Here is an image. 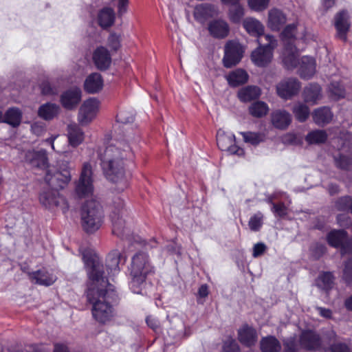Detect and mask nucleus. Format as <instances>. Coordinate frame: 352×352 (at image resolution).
I'll return each instance as SVG.
<instances>
[{
  "label": "nucleus",
  "instance_id": "28",
  "mask_svg": "<svg viewBox=\"0 0 352 352\" xmlns=\"http://www.w3.org/2000/svg\"><path fill=\"white\" fill-rule=\"evenodd\" d=\"M300 344L307 349L316 350L320 346V338L311 331H304L300 337Z\"/></svg>",
  "mask_w": 352,
  "mask_h": 352
},
{
  "label": "nucleus",
  "instance_id": "59",
  "mask_svg": "<svg viewBox=\"0 0 352 352\" xmlns=\"http://www.w3.org/2000/svg\"><path fill=\"white\" fill-rule=\"evenodd\" d=\"M285 349L283 352H296L295 340L290 338L284 342Z\"/></svg>",
  "mask_w": 352,
  "mask_h": 352
},
{
  "label": "nucleus",
  "instance_id": "46",
  "mask_svg": "<svg viewBox=\"0 0 352 352\" xmlns=\"http://www.w3.org/2000/svg\"><path fill=\"white\" fill-rule=\"evenodd\" d=\"M329 89L335 99H339L345 96V90L338 82H332L329 87Z\"/></svg>",
  "mask_w": 352,
  "mask_h": 352
},
{
  "label": "nucleus",
  "instance_id": "12",
  "mask_svg": "<svg viewBox=\"0 0 352 352\" xmlns=\"http://www.w3.org/2000/svg\"><path fill=\"white\" fill-rule=\"evenodd\" d=\"M99 102L95 98H89L84 102L79 109L78 120L84 125L90 122L98 110Z\"/></svg>",
  "mask_w": 352,
  "mask_h": 352
},
{
  "label": "nucleus",
  "instance_id": "21",
  "mask_svg": "<svg viewBox=\"0 0 352 352\" xmlns=\"http://www.w3.org/2000/svg\"><path fill=\"white\" fill-rule=\"evenodd\" d=\"M94 62L98 69H107L111 65V58L109 51L104 47H98L93 55Z\"/></svg>",
  "mask_w": 352,
  "mask_h": 352
},
{
  "label": "nucleus",
  "instance_id": "25",
  "mask_svg": "<svg viewBox=\"0 0 352 352\" xmlns=\"http://www.w3.org/2000/svg\"><path fill=\"white\" fill-rule=\"evenodd\" d=\"M238 336L239 341L248 346L254 345L257 341L256 330L248 325H244L239 329Z\"/></svg>",
  "mask_w": 352,
  "mask_h": 352
},
{
  "label": "nucleus",
  "instance_id": "4",
  "mask_svg": "<svg viewBox=\"0 0 352 352\" xmlns=\"http://www.w3.org/2000/svg\"><path fill=\"white\" fill-rule=\"evenodd\" d=\"M103 217L101 206L94 200L87 201L81 208V226L87 233L98 230L102 226Z\"/></svg>",
  "mask_w": 352,
  "mask_h": 352
},
{
  "label": "nucleus",
  "instance_id": "63",
  "mask_svg": "<svg viewBox=\"0 0 352 352\" xmlns=\"http://www.w3.org/2000/svg\"><path fill=\"white\" fill-rule=\"evenodd\" d=\"M316 309H317L319 314L322 317L325 318H330L331 317L332 312H331V309H326L324 307H318Z\"/></svg>",
  "mask_w": 352,
  "mask_h": 352
},
{
  "label": "nucleus",
  "instance_id": "55",
  "mask_svg": "<svg viewBox=\"0 0 352 352\" xmlns=\"http://www.w3.org/2000/svg\"><path fill=\"white\" fill-rule=\"evenodd\" d=\"M117 121L123 124L130 123L133 121L134 117L131 113L120 111L116 116Z\"/></svg>",
  "mask_w": 352,
  "mask_h": 352
},
{
  "label": "nucleus",
  "instance_id": "51",
  "mask_svg": "<svg viewBox=\"0 0 352 352\" xmlns=\"http://www.w3.org/2000/svg\"><path fill=\"white\" fill-rule=\"evenodd\" d=\"M41 93L46 96H54L58 93V89L56 87L52 85L48 81L43 82L41 85Z\"/></svg>",
  "mask_w": 352,
  "mask_h": 352
},
{
  "label": "nucleus",
  "instance_id": "39",
  "mask_svg": "<svg viewBox=\"0 0 352 352\" xmlns=\"http://www.w3.org/2000/svg\"><path fill=\"white\" fill-rule=\"evenodd\" d=\"M21 120V112L17 108L9 109L4 117L3 116V121L13 126L19 125Z\"/></svg>",
  "mask_w": 352,
  "mask_h": 352
},
{
  "label": "nucleus",
  "instance_id": "15",
  "mask_svg": "<svg viewBox=\"0 0 352 352\" xmlns=\"http://www.w3.org/2000/svg\"><path fill=\"white\" fill-rule=\"evenodd\" d=\"M81 100V90L76 87H72L64 91L60 96V102L67 109L75 108Z\"/></svg>",
  "mask_w": 352,
  "mask_h": 352
},
{
  "label": "nucleus",
  "instance_id": "26",
  "mask_svg": "<svg viewBox=\"0 0 352 352\" xmlns=\"http://www.w3.org/2000/svg\"><path fill=\"white\" fill-rule=\"evenodd\" d=\"M286 16L282 11L273 8L268 12V26L272 30H279L286 23Z\"/></svg>",
  "mask_w": 352,
  "mask_h": 352
},
{
  "label": "nucleus",
  "instance_id": "53",
  "mask_svg": "<svg viewBox=\"0 0 352 352\" xmlns=\"http://www.w3.org/2000/svg\"><path fill=\"white\" fill-rule=\"evenodd\" d=\"M272 211L275 214L276 216L279 217H284L287 214V208L282 202L278 204H273Z\"/></svg>",
  "mask_w": 352,
  "mask_h": 352
},
{
  "label": "nucleus",
  "instance_id": "30",
  "mask_svg": "<svg viewBox=\"0 0 352 352\" xmlns=\"http://www.w3.org/2000/svg\"><path fill=\"white\" fill-rule=\"evenodd\" d=\"M103 86L102 76L100 74L94 73L89 75L85 82V89L90 94L99 91Z\"/></svg>",
  "mask_w": 352,
  "mask_h": 352
},
{
  "label": "nucleus",
  "instance_id": "36",
  "mask_svg": "<svg viewBox=\"0 0 352 352\" xmlns=\"http://www.w3.org/2000/svg\"><path fill=\"white\" fill-rule=\"evenodd\" d=\"M321 88L318 84H310L303 91L304 99L307 102L315 103L321 98Z\"/></svg>",
  "mask_w": 352,
  "mask_h": 352
},
{
  "label": "nucleus",
  "instance_id": "37",
  "mask_svg": "<svg viewBox=\"0 0 352 352\" xmlns=\"http://www.w3.org/2000/svg\"><path fill=\"white\" fill-rule=\"evenodd\" d=\"M333 118V114L327 107H322L316 109L313 115V119L317 124H324L329 123Z\"/></svg>",
  "mask_w": 352,
  "mask_h": 352
},
{
  "label": "nucleus",
  "instance_id": "9",
  "mask_svg": "<svg viewBox=\"0 0 352 352\" xmlns=\"http://www.w3.org/2000/svg\"><path fill=\"white\" fill-rule=\"evenodd\" d=\"M243 47L235 41H229L224 47L223 63L225 67L230 68L238 64L242 58Z\"/></svg>",
  "mask_w": 352,
  "mask_h": 352
},
{
  "label": "nucleus",
  "instance_id": "33",
  "mask_svg": "<svg viewBox=\"0 0 352 352\" xmlns=\"http://www.w3.org/2000/svg\"><path fill=\"white\" fill-rule=\"evenodd\" d=\"M99 25L104 28L111 26L115 21V12L112 8H104L98 15Z\"/></svg>",
  "mask_w": 352,
  "mask_h": 352
},
{
  "label": "nucleus",
  "instance_id": "32",
  "mask_svg": "<svg viewBox=\"0 0 352 352\" xmlns=\"http://www.w3.org/2000/svg\"><path fill=\"white\" fill-rule=\"evenodd\" d=\"M122 256L121 253L118 250H114L109 254L106 264L109 274L115 275L119 272V263Z\"/></svg>",
  "mask_w": 352,
  "mask_h": 352
},
{
  "label": "nucleus",
  "instance_id": "50",
  "mask_svg": "<svg viewBox=\"0 0 352 352\" xmlns=\"http://www.w3.org/2000/svg\"><path fill=\"white\" fill-rule=\"evenodd\" d=\"M336 166L344 170H349L352 168V159L344 155H340L338 158H335Z\"/></svg>",
  "mask_w": 352,
  "mask_h": 352
},
{
  "label": "nucleus",
  "instance_id": "44",
  "mask_svg": "<svg viewBox=\"0 0 352 352\" xmlns=\"http://www.w3.org/2000/svg\"><path fill=\"white\" fill-rule=\"evenodd\" d=\"M293 113L299 122H305L309 116V109L307 105L297 103L293 107Z\"/></svg>",
  "mask_w": 352,
  "mask_h": 352
},
{
  "label": "nucleus",
  "instance_id": "43",
  "mask_svg": "<svg viewBox=\"0 0 352 352\" xmlns=\"http://www.w3.org/2000/svg\"><path fill=\"white\" fill-rule=\"evenodd\" d=\"M268 109L266 103L262 101L254 102L249 108L250 114L256 118H261L266 115Z\"/></svg>",
  "mask_w": 352,
  "mask_h": 352
},
{
  "label": "nucleus",
  "instance_id": "10",
  "mask_svg": "<svg viewBox=\"0 0 352 352\" xmlns=\"http://www.w3.org/2000/svg\"><path fill=\"white\" fill-rule=\"evenodd\" d=\"M217 143L221 150L227 151L230 154H236L237 155H243L244 154L243 150L235 145V137L231 133L219 130L217 133Z\"/></svg>",
  "mask_w": 352,
  "mask_h": 352
},
{
  "label": "nucleus",
  "instance_id": "7",
  "mask_svg": "<svg viewBox=\"0 0 352 352\" xmlns=\"http://www.w3.org/2000/svg\"><path fill=\"white\" fill-rule=\"evenodd\" d=\"M124 205L122 199H116L113 201L110 217L113 225V233L122 239H129L131 232L130 229L125 227V221L122 219L124 214Z\"/></svg>",
  "mask_w": 352,
  "mask_h": 352
},
{
  "label": "nucleus",
  "instance_id": "56",
  "mask_svg": "<svg viewBox=\"0 0 352 352\" xmlns=\"http://www.w3.org/2000/svg\"><path fill=\"white\" fill-rule=\"evenodd\" d=\"M108 43L113 50H118L120 47V36L115 33L111 34L108 38Z\"/></svg>",
  "mask_w": 352,
  "mask_h": 352
},
{
  "label": "nucleus",
  "instance_id": "64",
  "mask_svg": "<svg viewBox=\"0 0 352 352\" xmlns=\"http://www.w3.org/2000/svg\"><path fill=\"white\" fill-rule=\"evenodd\" d=\"M54 352H69L67 346L63 344H55Z\"/></svg>",
  "mask_w": 352,
  "mask_h": 352
},
{
  "label": "nucleus",
  "instance_id": "14",
  "mask_svg": "<svg viewBox=\"0 0 352 352\" xmlns=\"http://www.w3.org/2000/svg\"><path fill=\"white\" fill-rule=\"evenodd\" d=\"M45 179L52 188V190L58 192L59 189L63 188L69 182L70 174L67 170H64L63 173L56 171L54 173H52L51 170H48Z\"/></svg>",
  "mask_w": 352,
  "mask_h": 352
},
{
  "label": "nucleus",
  "instance_id": "54",
  "mask_svg": "<svg viewBox=\"0 0 352 352\" xmlns=\"http://www.w3.org/2000/svg\"><path fill=\"white\" fill-rule=\"evenodd\" d=\"M223 348L225 352H239L238 344L234 340L231 338L224 342Z\"/></svg>",
  "mask_w": 352,
  "mask_h": 352
},
{
  "label": "nucleus",
  "instance_id": "57",
  "mask_svg": "<svg viewBox=\"0 0 352 352\" xmlns=\"http://www.w3.org/2000/svg\"><path fill=\"white\" fill-rule=\"evenodd\" d=\"M266 250H267V246L265 245V243H256L253 247V252H252L253 257L256 258V257L260 256L261 255L264 254V252L266 251Z\"/></svg>",
  "mask_w": 352,
  "mask_h": 352
},
{
  "label": "nucleus",
  "instance_id": "31",
  "mask_svg": "<svg viewBox=\"0 0 352 352\" xmlns=\"http://www.w3.org/2000/svg\"><path fill=\"white\" fill-rule=\"evenodd\" d=\"M237 95L241 102H248L258 98L261 95V89L257 86L249 85L241 88Z\"/></svg>",
  "mask_w": 352,
  "mask_h": 352
},
{
  "label": "nucleus",
  "instance_id": "45",
  "mask_svg": "<svg viewBox=\"0 0 352 352\" xmlns=\"http://www.w3.org/2000/svg\"><path fill=\"white\" fill-rule=\"evenodd\" d=\"M352 204V197L345 196L339 198L335 204L336 208L339 211L351 212V205Z\"/></svg>",
  "mask_w": 352,
  "mask_h": 352
},
{
  "label": "nucleus",
  "instance_id": "42",
  "mask_svg": "<svg viewBox=\"0 0 352 352\" xmlns=\"http://www.w3.org/2000/svg\"><path fill=\"white\" fill-rule=\"evenodd\" d=\"M244 8L240 3L232 6V7L230 8L228 11L229 19L235 23L241 22L244 16Z\"/></svg>",
  "mask_w": 352,
  "mask_h": 352
},
{
  "label": "nucleus",
  "instance_id": "16",
  "mask_svg": "<svg viewBox=\"0 0 352 352\" xmlns=\"http://www.w3.org/2000/svg\"><path fill=\"white\" fill-rule=\"evenodd\" d=\"M208 30L212 37L221 39L228 36L230 26L223 19H214L208 23Z\"/></svg>",
  "mask_w": 352,
  "mask_h": 352
},
{
  "label": "nucleus",
  "instance_id": "27",
  "mask_svg": "<svg viewBox=\"0 0 352 352\" xmlns=\"http://www.w3.org/2000/svg\"><path fill=\"white\" fill-rule=\"evenodd\" d=\"M249 76L248 73L242 69H236L230 72L226 76V78L230 86L236 87L246 83Z\"/></svg>",
  "mask_w": 352,
  "mask_h": 352
},
{
  "label": "nucleus",
  "instance_id": "13",
  "mask_svg": "<svg viewBox=\"0 0 352 352\" xmlns=\"http://www.w3.org/2000/svg\"><path fill=\"white\" fill-rule=\"evenodd\" d=\"M300 84L296 78H287L282 80L276 85L278 95L285 99L292 98L300 90Z\"/></svg>",
  "mask_w": 352,
  "mask_h": 352
},
{
  "label": "nucleus",
  "instance_id": "17",
  "mask_svg": "<svg viewBox=\"0 0 352 352\" xmlns=\"http://www.w3.org/2000/svg\"><path fill=\"white\" fill-rule=\"evenodd\" d=\"M39 201L42 206L47 208H53L65 202L63 197L56 190H48L43 191L39 196Z\"/></svg>",
  "mask_w": 352,
  "mask_h": 352
},
{
  "label": "nucleus",
  "instance_id": "23",
  "mask_svg": "<svg viewBox=\"0 0 352 352\" xmlns=\"http://www.w3.org/2000/svg\"><path fill=\"white\" fill-rule=\"evenodd\" d=\"M271 120L274 127L285 129L292 122V116L285 110H277L272 113Z\"/></svg>",
  "mask_w": 352,
  "mask_h": 352
},
{
  "label": "nucleus",
  "instance_id": "41",
  "mask_svg": "<svg viewBox=\"0 0 352 352\" xmlns=\"http://www.w3.org/2000/svg\"><path fill=\"white\" fill-rule=\"evenodd\" d=\"M334 277L332 273L326 272L321 273L316 280L317 286L322 289H329L333 285Z\"/></svg>",
  "mask_w": 352,
  "mask_h": 352
},
{
  "label": "nucleus",
  "instance_id": "52",
  "mask_svg": "<svg viewBox=\"0 0 352 352\" xmlns=\"http://www.w3.org/2000/svg\"><path fill=\"white\" fill-rule=\"evenodd\" d=\"M241 134L245 142H249L252 144H257L261 141V138L258 133L252 132H241Z\"/></svg>",
  "mask_w": 352,
  "mask_h": 352
},
{
  "label": "nucleus",
  "instance_id": "6",
  "mask_svg": "<svg viewBox=\"0 0 352 352\" xmlns=\"http://www.w3.org/2000/svg\"><path fill=\"white\" fill-rule=\"evenodd\" d=\"M276 46V41L272 36H264L263 42L254 50L251 55L252 62L258 67H265L272 58V51Z\"/></svg>",
  "mask_w": 352,
  "mask_h": 352
},
{
  "label": "nucleus",
  "instance_id": "5",
  "mask_svg": "<svg viewBox=\"0 0 352 352\" xmlns=\"http://www.w3.org/2000/svg\"><path fill=\"white\" fill-rule=\"evenodd\" d=\"M287 54L283 57V63L285 67L289 69H293L299 65V74L301 78L309 79L311 78L316 72V61L309 56H303L298 61L296 53V47H291L289 52L287 51Z\"/></svg>",
  "mask_w": 352,
  "mask_h": 352
},
{
  "label": "nucleus",
  "instance_id": "18",
  "mask_svg": "<svg viewBox=\"0 0 352 352\" xmlns=\"http://www.w3.org/2000/svg\"><path fill=\"white\" fill-rule=\"evenodd\" d=\"M25 159L32 166L45 168L47 165V157L45 150L28 151Z\"/></svg>",
  "mask_w": 352,
  "mask_h": 352
},
{
  "label": "nucleus",
  "instance_id": "8",
  "mask_svg": "<svg viewBox=\"0 0 352 352\" xmlns=\"http://www.w3.org/2000/svg\"><path fill=\"white\" fill-rule=\"evenodd\" d=\"M92 167L89 163L83 164L79 180L76 186V192L79 197L91 195L94 191Z\"/></svg>",
  "mask_w": 352,
  "mask_h": 352
},
{
  "label": "nucleus",
  "instance_id": "48",
  "mask_svg": "<svg viewBox=\"0 0 352 352\" xmlns=\"http://www.w3.org/2000/svg\"><path fill=\"white\" fill-rule=\"evenodd\" d=\"M263 217L261 212H257L250 219L248 225L251 230L258 231L260 229L263 223Z\"/></svg>",
  "mask_w": 352,
  "mask_h": 352
},
{
  "label": "nucleus",
  "instance_id": "24",
  "mask_svg": "<svg viewBox=\"0 0 352 352\" xmlns=\"http://www.w3.org/2000/svg\"><path fill=\"white\" fill-rule=\"evenodd\" d=\"M217 14V10L214 6L209 4H199L195 8L193 15L195 19L201 22H204L206 19Z\"/></svg>",
  "mask_w": 352,
  "mask_h": 352
},
{
  "label": "nucleus",
  "instance_id": "40",
  "mask_svg": "<svg viewBox=\"0 0 352 352\" xmlns=\"http://www.w3.org/2000/svg\"><path fill=\"white\" fill-rule=\"evenodd\" d=\"M327 139V134L324 130H315L309 132L305 137L309 144H319L324 143Z\"/></svg>",
  "mask_w": 352,
  "mask_h": 352
},
{
  "label": "nucleus",
  "instance_id": "47",
  "mask_svg": "<svg viewBox=\"0 0 352 352\" xmlns=\"http://www.w3.org/2000/svg\"><path fill=\"white\" fill-rule=\"evenodd\" d=\"M270 0H248V6L253 10L260 12L269 6Z\"/></svg>",
  "mask_w": 352,
  "mask_h": 352
},
{
  "label": "nucleus",
  "instance_id": "11",
  "mask_svg": "<svg viewBox=\"0 0 352 352\" xmlns=\"http://www.w3.org/2000/svg\"><path fill=\"white\" fill-rule=\"evenodd\" d=\"M281 36L285 45H288V46L286 47L285 52L284 53V55L285 54H287V52H289L291 47H294V46L290 45L289 41L297 37L305 40L307 38L306 29L302 25H300L298 23L289 24L283 30L281 33Z\"/></svg>",
  "mask_w": 352,
  "mask_h": 352
},
{
  "label": "nucleus",
  "instance_id": "60",
  "mask_svg": "<svg viewBox=\"0 0 352 352\" xmlns=\"http://www.w3.org/2000/svg\"><path fill=\"white\" fill-rule=\"evenodd\" d=\"M331 352H351L349 348L344 344H334L331 347Z\"/></svg>",
  "mask_w": 352,
  "mask_h": 352
},
{
  "label": "nucleus",
  "instance_id": "29",
  "mask_svg": "<svg viewBox=\"0 0 352 352\" xmlns=\"http://www.w3.org/2000/svg\"><path fill=\"white\" fill-rule=\"evenodd\" d=\"M67 138L69 145L76 147L84 140V133L76 124L67 126Z\"/></svg>",
  "mask_w": 352,
  "mask_h": 352
},
{
  "label": "nucleus",
  "instance_id": "20",
  "mask_svg": "<svg viewBox=\"0 0 352 352\" xmlns=\"http://www.w3.org/2000/svg\"><path fill=\"white\" fill-rule=\"evenodd\" d=\"M335 26L337 30V36L345 41L346 40V34L350 27L346 12L342 11L336 15Z\"/></svg>",
  "mask_w": 352,
  "mask_h": 352
},
{
  "label": "nucleus",
  "instance_id": "22",
  "mask_svg": "<svg viewBox=\"0 0 352 352\" xmlns=\"http://www.w3.org/2000/svg\"><path fill=\"white\" fill-rule=\"evenodd\" d=\"M28 276L30 279L34 283L45 286L53 284L56 280V277L54 275L49 273L45 269L28 273Z\"/></svg>",
  "mask_w": 352,
  "mask_h": 352
},
{
  "label": "nucleus",
  "instance_id": "3",
  "mask_svg": "<svg viewBox=\"0 0 352 352\" xmlns=\"http://www.w3.org/2000/svg\"><path fill=\"white\" fill-rule=\"evenodd\" d=\"M154 272L148 256L144 252H138L133 258L131 265V287L134 293H140L138 288L144 283L146 276Z\"/></svg>",
  "mask_w": 352,
  "mask_h": 352
},
{
  "label": "nucleus",
  "instance_id": "38",
  "mask_svg": "<svg viewBox=\"0 0 352 352\" xmlns=\"http://www.w3.org/2000/svg\"><path fill=\"white\" fill-rule=\"evenodd\" d=\"M280 348L279 341L273 336L265 338L261 342L262 352H279Z\"/></svg>",
  "mask_w": 352,
  "mask_h": 352
},
{
  "label": "nucleus",
  "instance_id": "35",
  "mask_svg": "<svg viewBox=\"0 0 352 352\" xmlns=\"http://www.w3.org/2000/svg\"><path fill=\"white\" fill-rule=\"evenodd\" d=\"M58 112L59 107L57 104L48 102L39 107L38 114L43 119L48 120L53 119Z\"/></svg>",
  "mask_w": 352,
  "mask_h": 352
},
{
  "label": "nucleus",
  "instance_id": "1",
  "mask_svg": "<svg viewBox=\"0 0 352 352\" xmlns=\"http://www.w3.org/2000/svg\"><path fill=\"white\" fill-rule=\"evenodd\" d=\"M82 258L86 265H91L89 276L91 280L87 292V300L92 304L91 313L99 323L104 324L111 320L113 309L109 301V294L106 287L109 285L101 271L102 266L94 258H87L85 253Z\"/></svg>",
  "mask_w": 352,
  "mask_h": 352
},
{
  "label": "nucleus",
  "instance_id": "61",
  "mask_svg": "<svg viewBox=\"0 0 352 352\" xmlns=\"http://www.w3.org/2000/svg\"><path fill=\"white\" fill-rule=\"evenodd\" d=\"M146 322L149 327L153 329L155 331H157L160 330L159 322L155 318L148 316L146 319Z\"/></svg>",
  "mask_w": 352,
  "mask_h": 352
},
{
  "label": "nucleus",
  "instance_id": "2",
  "mask_svg": "<svg viewBox=\"0 0 352 352\" xmlns=\"http://www.w3.org/2000/svg\"><path fill=\"white\" fill-rule=\"evenodd\" d=\"M130 145L122 139L113 138L99 153L100 164L107 179L118 185L122 191L128 186L126 162L133 157Z\"/></svg>",
  "mask_w": 352,
  "mask_h": 352
},
{
  "label": "nucleus",
  "instance_id": "49",
  "mask_svg": "<svg viewBox=\"0 0 352 352\" xmlns=\"http://www.w3.org/2000/svg\"><path fill=\"white\" fill-rule=\"evenodd\" d=\"M342 278L346 284L352 285V259L345 262Z\"/></svg>",
  "mask_w": 352,
  "mask_h": 352
},
{
  "label": "nucleus",
  "instance_id": "19",
  "mask_svg": "<svg viewBox=\"0 0 352 352\" xmlns=\"http://www.w3.org/2000/svg\"><path fill=\"white\" fill-rule=\"evenodd\" d=\"M243 26L249 34L258 37V44L263 42L264 36L267 34H263L264 27L258 20L247 18L243 21Z\"/></svg>",
  "mask_w": 352,
  "mask_h": 352
},
{
  "label": "nucleus",
  "instance_id": "34",
  "mask_svg": "<svg viewBox=\"0 0 352 352\" xmlns=\"http://www.w3.org/2000/svg\"><path fill=\"white\" fill-rule=\"evenodd\" d=\"M347 233L344 230H332L328 233L327 240L328 243L334 248H341L346 239Z\"/></svg>",
  "mask_w": 352,
  "mask_h": 352
},
{
  "label": "nucleus",
  "instance_id": "58",
  "mask_svg": "<svg viewBox=\"0 0 352 352\" xmlns=\"http://www.w3.org/2000/svg\"><path fill=\"white\" fill-rule=\"evenodd\" d=\"M340 252L342 255L352 253V239H349L348 235L340 248Z\"/></svg>",
  "mask_w": 352,
  "mask_h": 352
},
{
  "label": "nucleus",
  "instance_id": "62",
  "mask_svg": "<svg viewBox=\"0 0 352 352\" xmlns=\"http://www.w3.org/2000/svg\"><path fill=\"white\" fill-rule=\"evenodd\" d=\"M129 0H119L118 3V14L122 15L127 10Z\"/></svg>",
  "mask_w": 352,
  "mask_h": 352
}]
</instances>
